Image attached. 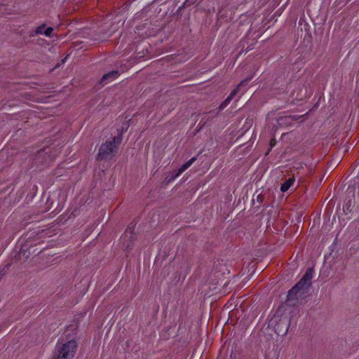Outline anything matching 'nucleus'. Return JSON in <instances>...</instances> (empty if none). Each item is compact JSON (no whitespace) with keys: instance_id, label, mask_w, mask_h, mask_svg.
Here are the masks:
<instances>
[{"instance_id":"obj_1","label":"nucleus","mask_w":359,"mask_h":359,"mask_svg":"<svg viewBox=\"0 0 359 359\" xmlns=\"http://www.w3.org/2000/svg\"><path fill=\"white\" fill-rule=\"evenodd\" d=\"M312 269L306 271L303 278L288 292L287 301L298 299L307 293L312 278Z\"/></svg>"},{"instance_id":"obj_2","label":"nucleus","mask_w":359,"mask_h":359,"mask_svg":"<svg viewBox=\"0 0 359 359\" xmlns=\"http://www.w3.org/2000/svg\"><path fill=\"white\" fill-rule=\"evenodd\" d=\"M122 141V135L114 137L111 140H107L103 143L99 149L97 158L99 159H107L113 156L117 151L118 146Z\"/></svg>"},{"instance_id":"obj_3","label":"nucleus","mask_w":359,"mask_h":359,"mask_svg":"<svg viewBox=\"0 0 359 359\" xmlns=\"http://www.w3.org/2000/svg\"><path fill=\"white\" fill-rule=\"evenodd\" d=\"M76 348L77 343L75 340H70L64 344H58L56 346L55 359H72Z\"/></svg>"},{"instance_id":"obj_4","label":"nucleus","mask_w":359,"mask_h":359,"mask_svg":"<svg viewBox=\"0 0 359 359\" xmlns=\"http://www.w3.org/2000/svg\"><path fill=\"white\" fill-rule=\"evenodd\" d=\"M36 156L38 161L41 159L44 160V161H42L43 164H48L55 158L57 154L56 151H54L53 154L52 155V151L50 149H44L39 151Z\"/></svg>"},{"instance_id":"obj_5","label":"nucleus","mask_w":359,"mask_h":359,"mask_svg":"<svg viewBox=\"0 0 359 359\" xmlns=\"http://www.w3.org/2000/svg\"><path fill=\"white\" fill-rule=\"evenodd\" d=\"M196 157L194 156L189 159L187 163L183 164L182 167L177 171V172L168 180V182L177 177L181 173L189 168L192 163L196 161Z\"/></svg>"},{"instance_id":"obj_6","label":"nucleus","mask_w":359,"mask_h":359,"mask_svg":"<svg viewBox=\"0 0 359 359\" xmlns=\"http://www.w3.org/2000/svg\"><path fill=\"white\" fill-rule=\"evenodd\" d=\"M196 157L194 156L189 159L187 163L183 164L182 167L177 171V172L168 180V182L177 177L181 173L189 168L192 163L196 161Z\"/></svg>"},{"instance_id":"obj_7","label":"nucleus","mask_w":359,"mask_h":359,"mask_svg":"<svg viewBox=\"0 0 359 359\" xmlns=\"http://www.w3.org/2000/svg\"><path fill=\"white\" fill-rule=\"evenodd\" d=\"M118 76V71H112L111 72H109L107 74H105L104 75L102 76V79H101V83L102 84H105V81L107 80H113V79H115L116 78H117V76Z\"/></svg>"},{"instance_id":"obj_8","label":"nucleus","mask_w":359,"mask_h":359,"mask_svg":"<svg viewBox=\"0 0 359 359\" xmlns=\"http://www.w3.org/2000/svg\"><path fill=\"white\" fill-rule=\"evenodd\" d=\"M248 80H243L242 81L235 89H233L230 95L227 97V98L231 101V100L236 96V95L239 92L241 88L244 86L247 83Z\"/></svg>"},{"instance_id":"obj_9","label":"nucleus","mask_w":359,"mask_h":359,"mask_svg":"<svg viewBox=\"0 0 359 359\" xmlns=\"http://www.w3.org/2000/svg\"><path fill=\"white\" fill-rule=\"evenodd\" d=\"M294 182V177H291V178L288 179L286 182H285L281 185V187H280L281 191H283V192L287 191L291 187V186L293 184Z\"/></svg>"},{"instance_id":"obj_10","label":"nucleus","mask_w":359,"mask_h":359,"mask_svg":"<svg viewBox=\"0 0 359 359\" xmlns=\"http://www.w3.org/2000/svg\"><path fill=\"white\" fill-rule=\"evenodd\" d=\"M45 27L46 25L44 24L37 27L35 30V34L38 35L43 34L44 32Z\"/></svg>"},{"instance_id":"obj_11","label":"nucleus","mask_w":359,"mask_h":359,"mask_svg":"<svg viewBox=\"0 0 359 359\" xmlns=\"http://www.w3.org/2000/svg\"><path fill=\"white\" fill-rule=\"evenodd\" d=\"M231 102V101H230V100L226 97V98L225 99V100H224V101H223V102L220 104V105H219V110H222V109H224V108H225V107H226L229 104V102Z\"/></svg>"},{"instance_id":"obj_12","label":"nucleus","mask_w":359,"mask_h":359,"mask_svg":"<svg viewBox=\"0 0 359 359\" xmlns=\"http://www.w3.org/2000/svg\"><path fill=\"white\" fill-rule=\"evenodd\" d=\"M53 29L52 27H48L44 30L43 34L47 36H50L53 32Z\"/></svg>"},{"instance_id":"obj_13","label":"nucleus","mask_w":359,"mask_h":359,"mask_svg":"<svg viewBox=\"0 0 359 359\" xmlns=\"http://www.w3.org/2000/svg\"><path fill=\"white\" fill-rule=\"evenodd\" d=\"M275 144H276V140L274 138H273L270 140V146L272 148L273 147L275 146Z\"/></svg>"},{"instance_id":"obj_14","label":"nucleus","mask_w":359,"mask_h":359,"mask_svg":"<svg viewBox=\"0 0 359 359\" xmlns=\"http://www.w3.org/2000/svg\"><path fill=\"white\" fill-rule=\"evenodd\" d=\"M132 243L131 241H130L126 246H123V248H126V249H129L130 248V244Z\"/></svg>"},{"instance_id":"obj_15","label":"nucleus","mask_w":359,"mask_h":359,"mask_svg":"<svg viewBox=\"0 0 359 359\" xmlns=\"http://www.w3.org/2000/svg\"><path fill=\"white\" fill-rule=\"evenodd\" d=\"M127 237H128L127 233H125L124 236L122 237V239H125Z\"/></svg>"}]
</instances>
